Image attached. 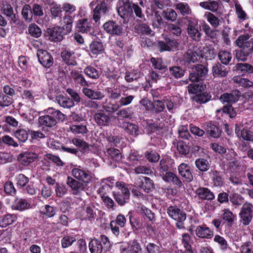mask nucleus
<instances>
[{
    "label": "nucleus",
    "mask_w": 253,
    "mask_h": 253,
    "mask_svg": "<svg viewBox=\"0 0 253 253\" xmlns=\"http://www.w3.org/2000/svg\"><path fill=\"white\" fill-rule=\"evenodd\" d=\"M45 115L41 116L38 121L42 126L52 127L56 126L57 121H63L65 119V115L58 110L49 108L44 110Z\"/></svg>",
    "instance_id": "f257e3e1"
},
{
    "label": "nucleus",
    "mask_w": 253,
    "mask_h": 253,
    "mask_svg": "<svg viewBox=\"0 0 253 253\" xmlns=\"http://www.w3.org/2000/svg\"><path fill=\"white\" fill-rule=\"evenodd\" d=\"M109 10V6L107 3L104 0L101 1L93 10L92 19L96 23H100V19L108 13Z\"/></svg>",
    "instance_id": "f03ea898"
},
{
    "label": "nucleus",
    "mask_w": 253,
    "mask_h": 253,
    "mask_svg": "<svg viewBox=\"0 0 253 253\" xmlns=\"http://www.w3.org/2000/svg\"><path fill=\"white\" fill-rule=\"evenodd\" d=\"M71 174L76 179L86 183H90L92 178L91 172L79 168H73L71 170Z\"/></svg>",
    "instance_id": "7ed1b4c3"
},
{
    "label": "nucleus",
    "mask_w": 253,
    "mask_h": 253,
    "mask_svg": "<svg viewBox=\"0 0 253 253\" xmlns=\"http://www.w3.org/2000/svg\"><path fill=\"white\" fill-rule=\"evenodd\" d=\"M253 205L249 203H245L242 206L239 213L240 217L244 225H248L253 217Z\"/></svg>",
    "instance_id": "20e7f679"
},
{
    "label": "nucleus",
    "mask_w": 253,
    "mask_h": 253,
    "mask_svg": "<svg viewBox=\"0 0 253 253\" xmlns=\"http://www.w3.org/2000/svg\"><path fill=\"white\" fill-rule=\"evenodd\" d=\"M37 55L40 63L44 67L49 68L53 64V58L47 51L39 49L37 51Z\"/></svg>",
    "instance_id": "39448f33"
},
{
    "label": "nucleus",
    "mask_w": 253,
    "mask_h": 253,
    "mask_svg": "<svg viewBox=\"0 0 253 253\" xmlns=\"http://www.w3.org/2000/svg\"><path fill=\"white\" fill-rule=\"evenodd\" d=\"M66 184L72 189L74 195L79 194L85 189V186L82 182L69 176L67 177Z\"/></svg>",
    "instance_id": "423d86ee"
},
{
    "label": "nucleus",
    "mask_w": 253,
    "mask_h": 253,
    "mask_svg": "<svg viewBox=\"0 0 253 253\" xmlns=\"http://www.w3.org/2000/svg\"><path fill=\"white\" fill-rule=\"evenodd\" d=\"M208 73V69L202 65H198L193 69V72L190 73L189 79L192 82L199 81L205 77Z\"/></svg>",
    "instance_id": "0eeeda50"
},
{
    "label": "nucleus",
    "mask_w": 253,
    "mask_h": 253,
    "mask_svg": "<svg viewBox=\"0 0 253 253\" xmlns=\"http://www.w3.org/2000/svg\"><path fill=\"white\" fill-rule=\"evenodd\" d=\"M103 28L107 33L112 35H120L123 32L122 26L113 21L106 22Z\"/></svg>",
    "instance_id": "6e6552de"
},
{
    "label": "nucleus",
    "mask_w": 253,
    "mask_h": 253,
    "mask_svg": "<svg viewBox=\"0 0 253 253\" xmlns=\"http://www.w3.org/2000/svg\"><path fill=\"white\" fill-rule=\"evenodd\" d=\"M38 155L36 153L31 152H25L20 154L18 159L20 163L25 166L29 165L38 159Z\"/></svg>",
    "instance_id": "1a4fd4ad"
},
{
    "label": "nucleus",
    "mask_w": 253,
    "mask_h": 253,
    "mask_svg": "<svg viewBox=\"0 0 253 253\" xmlns=\"http://www.w3.org/2000/svg\"><path fill=\"white\" fill-rule=\"evenodd\" d=\"M200 26L197 22L190 21L189 22L187 31L189 36L194 41H199L201 37V33L199 29Z\"/></svg>",
    "instance_id": "9d476101"
},
{
    "label": "nucleus",
    "mask_w": 253,
    "mask_h": 253,
    "mask_svg": "<svg viewBox=\"0 0 253 253\" xmlns=\"http://www.w3.org/2000/svg\"><path fill=\"white\" fill-rule=\"evenodd\" d=\"M94 119L96 123L99 126H106L109 125L111 122L110 115L103 112L95 113Z\"/></svg>",
    "instance_id": "9b49d317"
},
{
    "label": "nucleus",
    "mask_w": 253,
    "mask_h": 253,
    "mask_svg": "<svg viewBox=\"0 0 253 253\" xmlns=\"http://www.w3.org/2000/svg\"><path fill=\"white\" fill-rule=\"evenodd\" d=\"M104 51V46L100 42L93 41L89 45V54L91 57H96L98 55L103 53Z\"/></svg>",
    "instance_id": "f8f14e48"
},
{
    "label": "nucleus",
    "mask_w": 253,
    "mask_h": 253,
    "mask_svg": "<svg viewBox=\"0 0 253 253\" xmlns=\"http://www.w3.org/2000/svg\"><path fill=\"white\" fill-rule=\"evenodd\" d=\"M174 45V41L169 37H166L163 40L158 42L157 46L160 52L171 51Z\"/></svg>",
    "instance_id": "ddd939ff"
},
{
    "label": "nucleus",
    "mask_w": 253,
    "mask_h": 253,
    "mask_svg": "<svg viewBox=\"0 0 253 253\" xmlns=\"http://www.w3.org/2000/svg\"><path fill=\"white\" fill-rule=\"evenodd\" d=\"M83 92L88 98L92 100H102L105 96L104 93L100 91H96L87 87L83 88Z\"/></svg>",
    "instance_id": "4468645a"
},
{
    "label": "nucleus",
    "mask_w": 253,
    "mask_h": 253,
    "mask_svg": "<svg viewBox=\"0 0 253 253\" xmlns=\"http://www.w3.org/2000/svg\"><path fill=\"white\" fill-rule=\"evenodd\" d=\"M197 236L201 238L210 239L213 236V232L206 225L198 226L195 230Z\"/></svg>",
    "instance_id": "2eb2a0df"
},
{
    "label": "nucleus",
    "mask_w": 253,
    "mask_h": 253,
    "mask_svg": "<svg viewBox=\"0 0 253 253\" xmlns=\"http://www.w3.org/2000/svg\"><path fill=\"white\" fill-rule=\"evenodd\" d=\"M178 172L181 176L188 181L193 179V176L190 170L189 167L186 164L182 163L178 167Z\"/></svg>",
    "instance_id": "dca6fc26"
},
{
    "label": "nucleus",
    "mask_w": 253,
    "mask_h": 253,
    "mask_svg": "<svg viewBox=\"0 0 253 253\" xmlns=\"http://www.w3.org/2000/svg\"><path fill=\"white\" fill-rule=\"evenodd\" d=\"M17 215L15 214H6L0 218V226L6 227L15 222L17 220Z\"/></svg>",
    "instance_id": "f3484780"
},
{
    "label": "nucleus",
    "mask_w": 253,
    "mask_h": 253,
    "mask_svg": "<svg viewBox=\"0 0 253 253\" xmlns=\"http://www.w3.org/2000/svg\"><path fill=\"white\" fill-rule=\"evenodd\" d=\"M72 23V17L69 15H66L60 20L59 27L62 28L64 34H67L71 31Z\"/></svg>",
    "instance_id": "a211bd4d"
},
{
    "label": "nucleus",
    "mask_w": 253,
    "mask_h": 253,
    "mask_svg": "<svg viewBox=\"0 0 253 253\" xmlns=\"http://www.w3.org/2000/svg\"><path fill=\"white\" fill-rule=\"evenodd\" d=\"M63 30L61 27H54L48 32L50 39L54 42L61 41L63 39Z\"/></svg>",
    "instance_id": "6ab92c4d"
},
{
    "label": "nucleus",
    "mask_w": 253,
    "mask_h": 253,
    "mask_svg": "<svg viewBox=\"0 0 253 253\" xmlns=\"http://www.w3.org/2000/svg\"><path fill=\"white\" fill-rule=\"evenodd\" d=\"M61 55L63 60L67 64L70 65L77 64L74 52L66 49L61 52Z\"/></svg>",
    "instance_id": "aec40b11"
},
{
    "label": "nucleus",
    "mask_w": 253,
    "mask_h": 253,
    "mask_svg": "<svg viewBox=\"0 0 253 253\" xmlns=\"http://www.w3.org/2000/svg\"><path fill=\"white\" fill-rule=\"evenodd\" d=\"M77 27L80 32L87 33L92 27L91 21L85 18L79 20L78 21Z\"/></svg>",
    "instance_id": "412c9836"
},
{
    "label": "nucleus",
    "mask_w": 253,
    "mask_h": 253,
    "mask_svg": "<svg viewBox=\"0 0 253 253\" xmlns=\"http://www.w3.org/2000/svg\"><path fill=\"white\" fill-rule=\"evenodd\" d=\"M72 78L80 85L82 86H88L89 83L87 81L84 75L77 71H73L71 73Z\"/></svg>",
    "instance_id": "4be33fe9"
},
{
    "label": "nucleus",
    "mask_w": 253,
    "mask_h": 253,
    "mask_svg": "<svg viewBox=\"0 0 253 253\" xmlns=\"http://www.w3.org/2000/svg\"><path fill=\"white\" fill-rule=\"evenodd\" d=\"M55 101L61 107L69 108L74 105V101L72 99L60 95L55 97Z\"/></svg>",
    "instance_id": "5701e85b"
},
{
    "label": "nucleus",
    "mask_w": 253,
    "mask_h": 253,
    "mask_svg": "<svg viewBox=\"0 0 253 253\" xmlns=\"http://www.w3.org/2000/svg\"><path fill=\"white\" fill-rule=\"evenodd\" d=\"M32 208V206L25 199H20L17 200L15 203L13 209L15 210L21 211H24Z\"/></svg>",
    "instance_id": "b1692460"
},
{
    "label": "nucleus",
    "mask_w": 253,
    "mask_h": 253,
    "mask_svg": "<svg viewBox=\"0 0 253 253\" xmlns=\"http://www.w3.org/2000/svg\"><path fill=\"white\" fill-rule=\"evenodd\" d=\"M232 81L238 86L248 88L253 86V82L248 79L242 78L240 76H234L232 79Z\"/></svg>",
    "instance_id": "393cba45"
},
{
    "label": "nucleus",
    "mask_w": 253,
    "mask_h": 253,
    "mask_svg": "<svg viewBox=\"0 0 253 253\" xmlns=\"http://www.w3.org/2000/svg\"><path fill=\"white\" fill-rule=\"evenodd\" d=\"M199 197L203 200H211L214 198L213 194L207 188H199L196 190Z\"/></svg>",
    "instance_id": "a878e982"
},
{
    "label": "nucleus",
    "mask_w": 253,
    "mask_h": 253,
    "mask_svg": "<svg viewBox=\"0 0 253 253\" xmlns=\"http://www.w3.org/2000/svg\"><path fill=\"white\" fill-rule=\"evenodd\" d=\"M89 249L91 253H101L103 246L99 240L93 239L89 243Z\"/></svg>",
    "instance_id": "bb28decb"
},
{
    "label": "nucleus",
    "mask_w": 253,
    "mask_h": 253,
    "mask_svg": "<svg viewBox=\"0 0 253 253\" xmlns=\"http://www.w3.org/2000/svg\"><path fill=\"white\" fill-rule=\"evenodd\" d=\"M192 82L188 85V91L190 93L196 94L201 92L206 87V85L199 81Z\"/></svg>",
    "instance_id": "cd10ccee"
},
{
    "label": "nucleus",
    "mask_w": 253,
    "mask_h": 253,
    "mask_svg": "<svg viewBox=\"0 0 253 253\" xmlns=\"http://www.w3.org/2000/svg\"><path fill=\"white\" fill-rule=\"evenodd\" d=\"M128 133L136 136L138 135V126L128 122H124L121 126Z\"/></svg>",
    "instance_id": "c85d7f7f"
},
{
    "label": "nucleus",
    "mask_w": 253,
    "mask_h": 253,
    "mask_svg": "<svg viewBox=\"0 0 253 253\" xmlns=\"http://www.w3.org/2000/svg\"><path fill=\"white\" fill-rule=\"evenodd\" d=\"M84 219L91 221L96 216L95 207L93 205L87 206L85 207L84 211Z\"/></svg>",
    "instance_id": "c756f323"
},
{
    "label": "nucleus",
    "mask_w": 253,
    "mask_h": 253,
    "mask_svg": "<svg viewBox=\"0 0 253 253\" xmlns=\"http://www.w3.org/2000/svg\"><path fill=\"white\" fill-rule=\"evenodd\" d=\"M186 219L185 213L180 209H175V220L177 222L176 223V226L179 229L183 228V222Z\"/></svg>",
    "instance_id": "7c9ffc66"
},
{
    "label": "nucleus",
    "mask_w": 253,
    "mask_h": 253,
    "mask_svg": "<svg viewBox=\"0 0 253 253\" xmlns=\"http://www.w3.org/2000/svg\"><path fill=\"white\" fill-rule=\"evenodd\" d=\"M141 188L146 193H149L154 188L153 181L149 177H144L141 180Z\"/></svg>",
    "instance_id": "2f4dec72"
},
{
    "label": "nucleus",
    "mask_w": 253,
    "mask_h": 253,
    "mask_svg": "<svg viewBox=\"0 0 253 253\" xmlns=\"http://www.w3.org/2000/svg\"><path fill=\"white\" fill-rule=\"evenodd\" d=\"M234 68V70L239 73H253V67L248 63H238Z\"/></svg>",
    "instance_id": "473e14b6"
},
{
    "label": "nucleus",
    "mask_w": 253,
    "mask_h": 253,
    "mask_svg": "<svg viewBox=\"0 0 253 253\" xmlns=\"http://www.w3.org/2000/svg\"><path fill=\"white\" fill-rule=\"evenodd\" d=\"M131 3L129 1H126L124 3L123 5L120 6L118 8V12L122 18H124L131 12Z\"/></svg>",
    "instance_id": "72a5a7b5"
},
{
    "label": "nucleus",
    "mask_w": 253,
    "mask_h": 253,
    "mask_svg": "<svg viewBox=\"0 0 253 253\" xmlns=\"http://www.w3.org/2000/svg\"><path fill=\"white\" fill-rule=\"evenodd\" d=\"M127 250L129 253H142V251L140 244L136 240L128 243Z\"/></svg>",
    "instance_id": "f704fd0d"
},
{
    "label": "nucleus",
    "mask_w": 253,
    "mask_h": 253,
    "mask_svg": "<svg viewBox=\"0 0 253 253\" xmlns=\"http://www.w3.org/2000/svg\"><path fill=\"white\" fill-rule=\"evenodd\" d=\"M206 130L211 136L214 138L219 137L221 133L219 128L211 122L208 123Z\"/></svg>",
    "instance_id": "c9c22d12"
},
{
    "label": "nucleus",
    "mask_w": 253,
    "mask_h": 253,
    "mask_svg": "<svg viewBox=\"0 0 253 253\" xmlns=\"http://www.w3.org/2000/svg\"><path fill=\"white\" fill-rule=\"evenodd\" d=\"M195 165L197 169L201 171H206L210 167L209 161L203 158L197 159L195 161Z\"/></svg>",
    "instance_id": "e433bc0d"
},
{
    "label": "nucleus",
    "mask_w": 253,
    "mask_h": 253,
    "mask_svg": "<svg viewBox=\"0 0 253 253\" xmlns=\"http://www.w3.org/2000/svg\"><path fill=\"white\" fill-rule=\"evenodd\" d=\"M235 131L238 137L247 141H253V134L248 130L244 129L240 130L239 128H236Z\"/></svg>",
    "instance_id": "4c0bfd02"
},
{
    "label": "nucleus",
    "mask_w": 253,
    "mask_h": 253,
    "mask_svg": "<svg viewBox=\"0 0 253 253\" xmlns=\"http://www.w3.org/2000/svg\"><path fill=\"white\" fill-rule=\"evenodd\" d=\"M210 175L213 181V185L215 186H221L224 183V179L216 170H212Z\"/></svg>",
    "instance_id": "58836bf2"
},
{
    "label": "nucleus",
    "mask_w": 253,
    "mask_h": 253,
    "mask_svg": "<svg viewBox=\"0 0 253 253\" xmlns=\"http://www.w3.org/2000/svg\"><path fill=\"white\" fill-rule=\"evenodd\" d=\"M22 15L27 22H31L33 18V12L31 7L29 4H25L22 10Z\"/></svg>",
    "instance_id": "ea45409f"
},
{
    "label": "nucleus",
    "mask_w": 253,
    "mask_h": 253,
    "mask_svg": "<svg viewBox=\"0 0 253 253\" xmlns=\"http://www.w3.org/2000/svg\"><path fill=\"white\" fill-rule=\"evenodd\" d=\"M84 73L92 79H97L99 77L98 71L95 68L90 66L85 67L84 70Z\"/></svg>",
    "instance_id": "a19ab883"
},
{
    "label": "nucleus",
    "mask_w": 253,
    "mask_h": 253,
    "mask_svg": "<svg viewBox=\"0 0 253 253\" xmlns=\"http://www.w3.org/2000/svg\"><path fill=\"white\" fill-rule=\"evenodd\" d=\"M204 16L213 27L216 28L219 25L220 22V20L212 13L206 12Z\"/></svg>",
    "instance_id": "79ce46f5"
},
{
    "label": "nucleus",
    "mask_w": 253,
    "mask_h": 253,
    "mask_svg": "<svg viewBox=\"0 0 253 253\" xmlns=\"http://www.w3.org/2000/svg\"><path fill=\"white\" fill-rule=\"evenodd\" d=\"M200 6L206 9L216 11L218 7V4L215 1L201 2Z\"/></svg>",
    "instance_id": "37998d69"
},
{
    "label": "nucleus",
    "mask_w": 253,
    "mask_h": 253,
    "mask_svg": "<svg viewBox=\"0 0 253 253\" xmlns=\"http://www.w3.org/2000/svg\"><path fill=\"white\" fill-rule=\"evenodd\" d=\"M212 73L214 76L225 77L227 72L225 71L224 67L219 64H216L212 67Z\"/></svg>",
    "instance_id": "c03bdc74"
},
{
    "label": "nucleus",
    "mask_w": 253,
    "mask_h": 253,
    "mask_svg": "<svg viewBox=\"0 0 253 253\" xmlns=\"http://www.w3.org/2000/svg\"><path fill=\"white\" fill-rule=\"evenodd\" d=\"M2 11L7 18L15 22V14L14 13L13 7L11 5L9 4L4 5Z\"/></svg>",
    "instance_id": "a18cd8bd"
},
{
    "label": "nucleus",
    "mask_w": 253,
    "mask_h": 253,
    "mask_svg": "<svg viewBox=\"0 0 253 253\" xmlns=\"http://www.w3.org/2000/svg\"><path fill=\"white\" fill-rule=\"evenodd\" d=\"M142 76V74L137 71L134 70L130 72L126 73L125 79L127 82H131Z\"/></svg>",
    "instance_id": "49530a36"
},
{
    "label": "nucleus",
    "mask_w": 253,
    "mask_h": 253,
    "mask_svg": "<svg viewBox=\"0 0 253 253\" xmlns=\"http://www.w3.org/2000/svg\"><path fill=\"white\" fill-rule=\"evenodd\" d=\"M218 57L221 62L225 65L228 64L232 58L230 53L225 50H221L219 51Z\"/></svg>",
    "instance_id": "de8ad7c7"
},
{
    "label": "nucleus",
    "mask_w": 253,
    "mask_h": 253,
    "mask_svg": "<svg viewBox=\"0 0 253 253\" xmlns=\"http://www.w3.org/2000/svg\"><path fill=\"white\" fill-rule=\"evenodd\" d=\"M76 241L75 237L71 235L64 236L61 241L63 248H66L71 246Z\"/></svg>",
    "instance_id": "09e8293b"
},
{
    "label": "nucleus",
    "mask_w": 253,
    "mask_h": 253,
    "mask_svg": "<svg viewBox=\"0 0 253 253\" xmlns=\"http://www.w3.org/2000/svg\"><path fill=\"white\" fill-rule=\"evenodd\" d=\"M13 103L12 98L3 94H0V107L4 108L10 106Z\"/></svg>",
    "instance_id": "8fccbe9b"
},
{
    "label": "nucleus",
    "mask_w": 253,
    "mask_h": 253,
    "mask_svg": "<svg viewBox=\"0 0 253 253\" xmlns=\"http://www.w3.org/2000/svg\"><path fill=\"white\" fill-rule=\"evenodd\" d=\"M190 241V237L189 234L184 233L182 234V241L184 247L186 249V252L185 253H193L191 250V247L189 244Z\"/></svg>",
    "instance_id": "3c124183"
},
{
    "label": "nucleus",
    "mask_w": 253,
    "mask_h": 253,
    "mask_svg": "<svg viewBox=\"0 0 253 253\" xmlns=\"http://www.w3.org/2000/svg\"><path fill=\"white\" fill-rule=\"evenodd\" d=\"M14 136L16 137L20 141L25 142L28 138V133L25 129H21L16 130L14 133Z\"/></svg>",
    "instance_id": "603ef678"
},
{
    "label": "nucleus",
    "mask_w": 253,
    "mask_h": 253,
    "mask_svg": "<svg viewBox=\"0 0 253 253\" xmlns=\"http://www.w3.org/2000/svg\"><path fill=\"white\" fill-rule=\"evenodd\" d=\"M238 99V97L237 95H234L230 93H224L220 97V100L222 102H235Z\"/></svg>",
    "instance_id": "864d4df0"
},
{
    "label": "nucleus",
    "mask_w": 253,
    "mask_h": 253,
    "mask_svg": "<svg viewBox=\"0 0 253 253\" xmlns=\"http://www.w3.org/2000/svg\"><path fill=\"white\" fill-rule=\"evenodd\" d=\"M50 12L53 18L60 17L62 13V8L60 5L52 3L50 5Z\"/></svg>",
    "instance_id": "5fc2aeb1"
},
{
    "label": "nucleus",
    "mask_w": 253,
    "mask_h": 253,
    "mask_svg": "<svg viewBox=\"0 0 253 253\" xmlns=\"http://www.w3.org/2000/svg\"><path fill=\"white\" fill-rule=\"evenodd\" d=\"M250 37L248 35H243L239 36L235 41L236 45L241 48H243L249 41Z\"/></svg>",
    "instance_id": "6e6d98bb"
},
{
    "label": "nucleus",
    "mask_w": 253,
    "mask_h": 253,
    "mask_svg": "<svg viewBox=\"0 0 253 253\" xmlns=\"http://www.w3.org/2000/svg\"><path fill=\"white\" fill-rule=\"evenodd\" d=\"M138 211L141 214H144L150 221L155 219L154 214L149 209L143 206L138 207Z\"/></svg>",
    "instance_id": "4d7b16f0"
},
{
    "label": "nucleus",
    "mask_w": 253,
    "mask_h": 253,
    "mask_svg": "<svg viewBox=\"0 0 253 253\" xmlns=\"http://www.w3.org/2000/svg\"><path fill=\"white\" fill-rule=\"evenodd\" d=\"M107 154L112 159L115 161H119L121 160L122 156L120 151L118 149L114 148H109L107 150Z\"/></svg>",
    "instance_id": "13d9d810"
},
{
    "label": "nucleus",
    "mask_w": 253,
    "mask_h": 253,
    "mask_svg": "<svg viewBox=\"0 0 253 253\" xmlns=\"http://www.w3.org/2000/svg\"><path fill=\"white\" fill-rule=\"evenodd\" d=\"M236 218L234 214L229 209H225L223 211V219L229 223H232Z\"/></svg>",
    "instance_id": "bf43d9fd"
},
{
    "label": "nucleus",
    "mask_w": 253,
    "mask_h": 253,
    "mask_svg": "<svg viewBox=\"0 0 253 253\" xmlns=\"http://www.w3.org/2000/svg\"><path fill=\"white\" fill-rule=\"evenodd\" d=\"M105 91L108 93V97L111 99H117L121 97V91H117L116 89L111 87H107Z\"/></svg>",
    "instance_id": "052dcab7"
},
{
    "label": "nucleus",
    "mask_w": 253,
    "mask_h": 253,
    "mask_svg": "<svg viewBox=\"0 0 253 253\" xmlns=\"http://www.w3.org/2000/svg\"><path fill=\"white\" fill-rule=\"evenodd\" d=\"M29 34L34 37L38 38L42 34L41 29L36 25H31L29 27Z\"/></svg>",
    "instance_id": "680f3d73"
},
{
    "label": "nucleus",
    "mask_w": 253,
    "mask_h": 253,
    "mask_svg": "<svg viewBox=\"0 0 253 253\" xmlns=\"http://www.w3.org/2000/svg\"><path fill=\"white\" fill-rule=\"evenodd\" d=\"M72 132L75 133H86L87 129L85 126L83 125H72L70 126Z\"/></svg>",
    "instance_id": "e2e57ef3"
},
{
    "label": "nucleus",
    "mask_w": 253,
    "mask_h": 253,
    "mask_svg": "<svg viewBox=\"0 0 253 253\" xmlns=\"http://www.w3.org/2000/svg\"><path fill=\"white\" fill-rule=\"evenodd\" d=\"M116 186L121 190L122 195L126 197V199L129 198L130 193L128 188L126 186L124 183L122 182H117L116 183Z\"/></svg>",
    "instance_id": "0e129e2a"
},
{
    "label": "nucleus",
    "mask_w": 253,
    "mask_h": 253,
    "mask_svg": "<svg viewBox=\"0 0 253 253\" xmlns=\"http://www.w3.org/2000/svg\"><path fill=\"white\" fill-rule=\"evenodd\" d=\"M16 184L20 187H24L28 183L29 179L23 174H19L16 177Z\"/></svg>",
    "instance_id": "69168bd1"
},
{
    "label": "nucleus",
    "mask_w": 253,
    "mask_h": 253,
    "mask_svg": "<svg viewBox=\"0 0 253 253\" xmlns=\"http://www.w3.org/2000/svg\"><path fill=\"white\" fill-rule=\"evenodd\" d=\"M213 240L220 245V249L222 250H225L227 249L228 244L226 241L223 237L219 235H215Z\"/></svg>",
    "instance_id": "338daca9"
},
{
    "label": "nucleus",
    "mask_w": 253,
    "mask_h": 253,
    "mask_svg": "<svg viewBox=\"0 0 253 253\" xmlns=\"http://www.w3.org/2000/svg\"><path fill=\"white\" fill-rule=\"evenodd\" d=\"M250 54L249 52L241 48L236 51V56L238 60L245 61L247 60V57Z\"/></svg>",
    "instance_id": "774afa93"
}]
</instances>
